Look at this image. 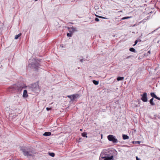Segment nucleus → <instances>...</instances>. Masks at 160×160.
<instances>
[{
	"label": "nucleus",
	"mask_w": 160,
	"mask_h": 160,
	"mask_svg": "<svg viewBox=\"0 0 160 160\" xmlns=\"http://www.w3.org/2000/svg\"><path fill=\"white\" fill-rule=\"evenodd\" d=\"M93 83L95 85H97L99 83V82L98 81H96L95 80H93L92 81Z\"/></svg>",
	"instance_id": "f3484780"
},
{
	"label": "nucleus",
	"mask_w": 160,
	"mask_h": 160,
	"mask_svg": "<svg viewBox=\"0 0 160 160\" xmlns=\"http://www.w3.org/2000/svg\"><path fill=\"white\" fill-rule=\"evenodd\" d=\"M122 138L124 140L128 139L129 138V137L127 135L125 134H123L122 135Z\"/></svg>",
	"instance_id": "4468645a"
},
{
	"label": "nucleus",
	"mask_w": 160,
	"mask_h": 160,
	"mask_svg": "<svg viewBox=\"0 0 160 160\" xmlns=\"http://www.w3.org/2000/svg\"><path fill=\"white\" fill-rule=\"evenodd\" d=\"M82 137H87V132H83L82 133Z\"/></svg>",
	"instance_id": "a211bd4d"
},
{
	"label": "nucleus",
	"mask_w": 160,
	"mask_h": 160,
	"mask_svg": "<svg viewBox=\"0 0 160 160\" xmlns=\"http://www.w3.org/2000/svg\"><path fill=\"white\" fill-rule=\"evenodd\" d=\"M97 17L100 18H104V19H105V18H106V19H108V18H106L105 17H102V16H97Z\"/></svg>",
	"instance_id": "b1692460"
},
{
	"label": "nucleus",
	"mask_w": 160,
	"mask_h": 160,
	"mask_svg": "<svg viewBox=\"0 0 160 160\" xmlns=\"http://www.w3.org/2000/svg\"><path fill=\"white\" fill-rule=\"evenodd\" d=\"M28 96L27 91L26 90H24L23 91V97L24 98H27Z\"/></svg>",
	"instance_id": "9b49d317"
},
{
	"label": "nucleus",
	"mask_w": 160,
	"mask_h": 160,
	"mask_svg": "<svg viewBox=\"0 0 160 160\" xmlns=\"http://www.w3.org/2000/svg\"><path fill=\"white\" fill-rule=\"evenodd\" d=\"M131 56H128L126 58L128 59V58H131Z\"/></svg>",
	"instance_id": "c756f323"
},
{
	"label": "nucleus",
	"mask_w": 160,
	"mask_h": 160,
	"mask_svg": "<svg viewBox=\"0 0 160 160\" xmlns=\"http://www.w3.org/2000/svg\"><path fill=\"white\" fill-rule=\"evenodd\" d=\"M30 90L34 92L38 93L40 91V88L38 83H35L29 86Z\"/></svg>",
	"instance_id": "f03ea898"
},
{
	"label": "nucleus",
	"mask_w": 160,
	"mask_h": 160,
	"mask_svg": "<svg viewBox=\"0 0 160 160\" xmlns=\"http://www.w3.org/2000/svg\"><path fill=\"white\" fill-rule=\"evenodd\" d=\"M141 96L142 97L141 100L143 102H147L148 101V99L147 97V93L145 92L143 93V94L141 95Z\"/></svg>",
	"instance_id": "0eeeda50"
},
{
	"label": "nucleus",
	"mask_w": 160,
	"mask_h": 160,
	"mask_svg": "<svg viewBox=\"0 0 160 160\" xmlns=\"http://www.w3.org/2000/svg\"><path fill=\"white\" fill-rule=\"evenodd\" d=\"M124 78L123 77H118L117 78V80L118 81H122L123 80Z\"/></svg>",
	"instance_id": "dca6fc26"
},
{
	"label": "nucleus",
	"mask_w": 160,
	"mask_h": 160,
	"mask_svg": "<svg viewBox=\"0 0 160 160\" xmlns=\"http://www.w3.org/2000/svg\"><path fill=\"white\" fill-rule=\"evenodd\" d=\"M156 98L157 99H158V100H160V98L157 97V98Z\"/></svg>",
	"instance_id": "7c9ffc66"
},
{
	"label": "nucleus",
	"mask_w": 160,
	"mask_h": 160,
	"mask_svg": "<svg viewBox=\"0 0 160 160\" xmlns=\"http://www.w3.org/2000/svg\"><path fill=\"white\" fill-rule=\"evenodd\" d=\"M23 152V155L25 156H32L33 154V151L32 149L30 147H23L21 148Z\"/></svg>",
	"instance_id": "f257e3e1"
},
{
	"label": "nucleus",
	"mask_w": 160,
	"mask_h": 160,
	"mask_svg": "<svg viewBox=\"0 0 160 160\" xmlns=\"http://www.w3.org/2000/svg\"><path fill=\"white\" fill-rule=\"evenodd\" d=\"M131 17H123V18H122L121 19L122 20H125V19H129V18H131Z\"/></svg>",
	"instance_id": "4be33fe9"
},
{
	"label": "nucleus",
	"mask_w": 160,
	"mask_h": 160,
	"mask_svg": "<svg viewBox=\"0 0 160 160\" xmlns=\"http://www.w3.org/2000/svg\"><path fill=\"white\" fill-rule=\"evenodd\" d=\"M51 109V108H46V110H47V111H48L49 110H50Z\"/></svg>",
	"instance_id": "a878e982"
},
{
	"label": "nucleus",
	"mask_w": 160,
	"mask_h": 160,
	"mask_svg": "<svg viewBox=\"0 0 160 160\" xmlns=\"http://www.w3.org/2000/svg\"><path fill=\"white\" fill-rule=\"evenodd\" d=\"M24 88V87L18 84H15L10 87V88L12 89L13 90L17 91H21Z\"/></svg>",
	"instance_id": "7ed1b4c3"
},
{
	"label": "nucleus",
	"mask_w": 160,
	"mask_h": 160,
	"mask_svg": "<svg viewBox=\"0 0 160 160\" xmlns=\"http://www.w3.org/2000/svg\"><path fill=\"white\" fill-rule=\"evenodd\" d=\"M137 142L138 143H139V144L140 142V141H138Z\"/></svg>",
	"instance_id": "72a5a7b5"
},
{
	"label": "nucleus",
	"mask_w": 160,
	"mask_h": 160,
	"mask_svg": "<svg viewBox=\"0 0 160 160\" xmlns=\"http://www.w3.org/2000/svg\"><path fill=\"white\" fill-rule=\"evenodd\" d=\"M79 95L78 94H76V95H72L70 96H68V97L70 98L71 101H73L75 99L77 98V97H78Z\"/></svg>",
	"instance_id": "9d476101"
},
{
	"label": "nucleus",
	"mask_w": 160,
	"mask_h": 160,
	"mask_svg": "<svg viewBox=\"0 0 160 160\" xmlns=\"http://www.w3.org/2000/svg\"><path fill=\"white\" fill-rule=\"evenodd\" d=\"M137 160H141V159L139 158H138V157H136Z\"/></svg>",
	"instance_id": "c85d7f7f"
},
{
	"label": "nucleus",
	"mask_w": 160,
	"mask_h": 160,
	"mask_svg": "<svg viewBox=\"0 0 160 160\" xmlns=\"http://www.w3.org/2000/svg\"><path fill=\"white\" fill-rule=\"evenodd\" d=\"M150 95L153 98H157V97L154 92H151L150 93Z\"/></svg>",
	"instance_id": "2eb2a0df"
},
{
	"label": "nucleus",
	"mask_w": 160,
	"mask_h": 160,
	"mask_svg": "<svg viewBox=\"0 0 160 160\" xmlns=\"http://www.w3.org/2000/svg\"><path fill=\"white\" fill-rule=\"evenodd\" d=\"M72 33H67V36L68 37H71L72 36Z\"/></svg>",
	"instance_id": "5701e85b"
},
{
	"label": "nucleus",
	"mask_w": 160,
	"mask_h": 160,
	"mask_svg": "<svg viewBox=\"0 0 160 160\" xmlns=\"http://www.w3.org/2000/svg\"><path fill=\"white\" fill-rule=\"evenodd\" d=\"M138 42V40H136L135 42V44H136Z\"/></svg>",
	"instance_id": "cd10ccee"
},
{
	"label": "nucleus",
	"mask_w": 160,
	"mask_h": 160,
	"mask_svg": "<svg viewBox=\"0 0 160 160\" xmlns=\"http://www.w3.org/2000/svg\"><path fill=\"white\" fill-rule=\"evenodd\" d=\"M159 151H160V149H159Z\"/></svg>",
	"instance_id": "c9c22d12"
},
{
	"label": "nucleus",
	"mask_w": 160,
	"mask_h": 160,
	"mask_svg": "<svg viewBox=\"0 0 160 160\" xmlns=\"http://www.w3.org/2000/svg\"><path fill=\"white\" fill-rule=\"evenodd\" d=\"M108 138L109 141H110V135L108 136Z\"/></svg>",
	"instance_id": "bb28decb"
},
{
	"label": "nucleus",
	"mask_w": 160,
	"mask_h": 160,
	"mask_svg": "<svg viewBox=\"0 0 160 160\" xmlns=\"http://www.w3.org/2000/svg\"><path fill=\"white\" fill-rule=\"evenodd\" d=\"M153 98H152L150 100V103L151 105L152 106H153L155 105V103L153 102Z\"/></svg>",
	"instance_id": "ddd939ff"
},
{
	"label": "nucleus",
	"mask_w": 160,
	"mask_h": 160,
	"mask_svg": "<svg viewBox=\"0 0 160 160\" xmlns=\"http://www.w3.org/2000/svg\"><path fill=\"white\" fill-rule=\"evenodd\" d=\"M48 154L50 156L52 157H54L55 156V154L53 152H49Z\"/></svg>",
	"instance_id": "412c9836"
},
{
	"label": "nucleus",
	"mask_w": 160,
	"mask_h": 160,
	"mask_svg": "<svg viewBox=\"0 0 160 160\" xmlns=\"http://www.w3.org/2000/svg\"><path fill=\"white\" fill-rule=\"evenodd\" d=\"M51 132H45L43 134V135L45 136H49L51 135Z\"/></svg>",
	"instance_id": "f8f14e48"
},
{
	"label": "nucleus",
	"mask_w": 160,
	"mask_h": 160,
	"mask_svg": "<svg viewBox=\"0 0 160 160\" xmlns=\"http://www.w3.org/2000/svg\"><path fill=\"white\" fill-rule=\"evenodd\" d=\"M68 30L70 33H71L72 34L74 32L77 31V30L75 28L73 27H68Z\"/></svg>",
	"instance_id": "1a4fd4ad"
},
{
	"label": "nucleus",
	"mask_w": 160,
	"mask_h": 160,
	"mask_svg": "<svg viewBox=\"0 0 160 160\" xmlns=\"http://www.w3.org/2000/svg\"><path fill=\"white\" fill-rule=\"evenodd\" d=\"M83 61V59H81V60H80V61L81 62H82Z\"/></svg>",
	"instance_id": "2f4dec72"
},
{
	"label": "nucleus",
	"mask_w": 160,
	"mask_h": 160,
	"mask_svg": "<svg viewBox=\"0 0 160 160\" xmlns=\"http://www.w3.org/2000/svg\"><path fill=\"white\" fill-rule=\"evenodd\" d=\"M39 61L38 60L36 61L35 62H32L31 63L30 65H31V67L34 69H35V70H37L39 66Z\"/></svg>",
	"instance_id": "39448f33"
},
{
	"label": "nucleus",
	"mask_w": 160,
	"mask_h": 160,
	"mask_svg": "<svg viewBox=\"0 0 160 160\" xmlns=\"http://www.w3.org/2000/svg\"><path fill=\"white\" fill-rule=\"evenodd\" d=\"M111 141H112L113 143H117L118 140L115 136L111 135Z\"/></svg>",
	"instance_id": "6e6552de"
},
{
	"label": "nucleus",
	"mask_w": 160,
	"mask_h": 160,
	"mask_svg": "<svg viewBox=\"0 0 160 160\" xmlns=\"http://www.w3.org/2000/svg\"><path fill=\"white\" fill-rule=\"evenodd\" d=\"M148 53H149V54H150V51H148Z\"/></svg>",
	"instance_id": "473e14b6"
},
{
	"label": "nucleus",
	"mask_w": 160,
	"mask_h": 160,
	"mask_svg": "<svg viewBox=\"0 0 160 160\" xmlns=\"http://www.w3.org/2000/svg\"><path fill=\"white\" fill-rule=\"evenodd\" d=\"M129 51L131 52H136V50L133 48H130L129 49Z\"/></svg>",
	"instance_id": "6ab92c4d"
},
{
	"label": "nucleus",
	"mask_w": 160,
	"mask_h": 160,
	"mask_svg": "<svg viewBox=\"0 0 160 160\" xmlns=\"http://www.w3.org/2000/svg\"><path fill=\"white\" fill-rule=\"evenodd\" d=\"M136 44H135V43L133 45V46H134Z\"/></svg>",
	"instance_id": "f704fd0d"
},
{
	"label": "nucleus",
	"mask_w": 160,
	"mask_h": 160,
	"mask_svg": "<svg viewBox=\"0 0 160 160\" xmlns=\"http://www.w3.org/2000/svg\"><path fill=\"white\" fill-rule=\"evenodd\" d=\"M95 20L97 22H98L99 21V19L98 18H95Z\"/></svg>",
	"instance_id": "393cba45"
},
{
	"label": "nucleus",
	"mask_w": 160,
	"mask_h": 160,
	"mask_svg": "<svg viewBox=\"0 0 160 160\" xmlns=\"http://www.w3.org/2000/svg\"><path fill=\"white\" fill-rule=\"evenodd\" d=\"M118 153L114 149H112L111 150V160H113V157L116 156Z\"/></svg>",
	"instance_id": "423d86ee"
},
{
	"label": "nucleus",
	"mask_w": 160,
	"mask_h": 160,
	"mask_svg": "<svg viewBox=\"0 0 160 160\" xmlns=\"http://www.w3.org/2000/svg\"><path fill=\"white\" fill-rule=\"evenodd\" d=\"M21 33H19V34H18V35H16L15 36V39H18V38L20 37L21 36Z\"/></svg>",
	"instance_id": "aec40b11"
},
{
	"label": "nucleus",
	"mask_w": 160,
	"mask_h": 160,
	"mask_svg": "<svg viewBox=\"0 0 160 160\" xmlns=\"http://www.w3.org/2000/svg\"><path fill=\"white\" fill-rule=\"evenodd\" d=\"M105 156H104L101 153L100 155L99 160H102L101 159H104V160H110V157L109 154L107 153V152H104Z\"/></svg>",
	"instance_id": "20e7f679"
}]
</instances>
